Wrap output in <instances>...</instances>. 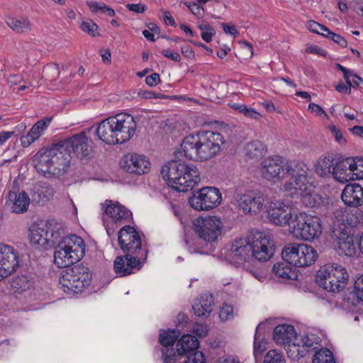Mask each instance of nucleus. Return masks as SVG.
<instances>
[{"label":"nucleus","mask_w":363,"mask_h":363,"mask_svg":"<svg viewBox=\"0 0 363 363\" xmlns=\"http://www.w3.org/2000/svg\"><path fill=\"white\" fill-rule=\"evenodd\" d=\"M160 354L163 363H177L179 362L174 348H162Z\"/></svg>","instance_id":"obj_47"},{"label":"nucleus","mask_w":363,"mask_h":363,"mask_svg":"<svg viewBox=\"0 0 363 363\" xmlns=\"http://www.w3.org/2000/svg\"><path fill=\"white\" fill-rule=\"evenodd\" d=\"M80 27L83 31L91 36L99 35V33L96 32L99 30V26L92 20L82 21Z\"/></svg>","instance_id":"obj_50"},{"label":"nucleus","mask_w":363,"mask_h":363,"mask_svg":"<svg viewBox=\"0 0 363 363\" xmlns=\"http://www.w3.org/2000/svg\"><path fill=\"white\" fill-rule=\"evenodd\" d=\"M66 268L60 278V284L65 292L77 294L90 285L91 274L87 267L77 264Z\"/></svg>","instance_id":"obj_7"},{"label":"nucleus","mask_w":363,"mask_h":363,"mask_svg":"<svg viewBox=\"0 0 363 363\" xmlns=\"http://www.w3.org/2000/svg\"><path fill=\"white\" fill-rule=\"evenodd\" d=\"M18 265V251L11 246L0 244V280L11 275Z\"/></svg>","instance_id":"obj_19"},{"label":"nucleus","mask_w":363,"mask_h":363,"mask_svg":"<svg viewBox=\"0 0 363 363\" xmlns=\"http://www.w3.org/2000/svg\"><path fill=\"white\" fill-rule=\"evenodd\" d=\"M295 335L296 331L294 326L287 324L279 325L274 330L273 339L277 344L284 345L291 342Z\"/></svg>","instance_id":"obj_31"},{"label":"nucleus","mask_w":363,"mask_h":363,"mask_svg":"<svg viewBox=\"0 0 363 363\" xmlns=\"http://www.w3.org/2000/svg\"><path fill=\"white\" fill-rule=\"evenodd\" d=\"M222 196L218 189L206 186L195 191L189 197L191 206L197 211H208L220 205Z\"/></svg>","instance_id":"obj_12"},{"label":"nucleus","mask_w":363,"mask_h":363,"mask_svg":"<svg viewBox=\"0 0 363 363\" xmlns=\"http://www.w3.org/2000/svg\"><path fill=\"white\" fill-rule=\"evenodd\" d=\"M85 242L76 235H67L60 244V249L54 254V263L60 268L73 265L81 260L85 255Z\"/></svg>","instance_id":"obj_4"},{"label":"nucleus","mask_w":363,"mask_h":363,"mask_svg":"<svg viewBox=\"0 0 363 363\" xmlns=\"http://www.w3.org/2000/svg\"><path fill=\"white\" fill-rule=\"evenodd\" d=\"M290 229L293 235L301 240L312 241L322 233V225L320 218L301 212L294 215L291 221Z\"/></svg>","instance_id":"obj_6"},{"label":"nucleus","mask_w":363,"mask_h":363,"mask_svg":"<svg viewBox=\"0 0 363 363\" xmlns=\"http://www.w3.org/2000/svg\"><path fill=\"white\" fill-rule=\"evenodd\" d=\"M264 328L265 325L262 323L257 326L254 340V352L255 354L261 353L264 349L262 344V340L264 339Z\"/></svg>","instance_id":"obj_43"},{"label":"nucleus","mask_w":363,"mask_h":363,"mask_svg":"<svg viewBox=\"0 0 363 363\" xmlns=\"http://www.w3.org/2000/svg\"><path fill=\"white\" fill-rule=\"evenodd\" d=\"M287 162L281 156L266 158L261 164L262 176L269 181L283 178L286 175Z\"/></svg>","instance_id":"obj_18"},{"label":"nucleus","mask_w":363,"mask_h":363,"mask_svg":"<svg viewBox=\"0 0 363 363\" xmlns=\"http://www.w3.org/2000/svg\"><path fill=\"white\" fill-rule=\"evenodd\" d=\"M253 262L255 260L266 262L274 255L275 245L269 235L262 232H256L250 235Z\"/></svg>","instance_id":"obj_16"},{"label":"nucleus","mask_w":363,"mask_h":363,"mask_svg":"<svg viewBox=\"0 0 363 363\" xmlns=\"http://www.w3.org/2000/svg\"><path fill=\"white\" fill-rule=\"evenodd\" d=\"M87 5L93 13L101 12L102 13H106L109 16H114L116 15L114 10L104 3L91 1L87 2Z\"/></svg>","instance_id":"obj_44"},{"label":"nucleus","mask_w":363,"mask_h":363,"mask_svg":"<svg viewBox=\"0 0 363 363\" xmlns=\"http://www.w3.org/2000/svg\"><path fill=\"white\" fill-rule=\"evenodd\" d=\"M336 67L342 72L343 77L345 79L347 84L350 86H352V81H351L350 78H352L353 75H354L353 72L351 69L343 67L340 64H337Z\"/></svg>","instance_id":"obj_57"},{"label":"nucleus","mask_w":363,"mask_h":363,"mask_svg":"<svg viewBox=\"0 0 363 363\" xmlns=\"http://www.w3.org/2000/svg\"><path fill=\"white\" fill-rule=\"evenodd\" d=\"M264 363H286V362L280 352L276 350H272L264 356Z\"/></svg>","instance_id":"obj_49"},{"label":"nucleus","mask_w":363,"mask_h":363,"mask_svg":"<svg viewBox=\"0 0 363 363\" xmlns=\"http://www.w3.org/2000/svg\"><path fill=\"white\" fill-rule=\"evenodd\" d=\"M109 128L116 138V144L128 141L135 133L136 122L130 114L119 113L106 118Z\"/></svg>","instance_id":"obj_11"},{"label":"nucleus","mask_w":363,"mask_h":363,"mask_svg":"<svg viewBox=\"0 0 363 363\" xmlns=\"http://www.w3.org/2000/svg\"><path fill=\"white\" fill-rule=\"evenodd\" d=\"M338 249L340 254L352 257L356 254V247L353 237L343 234L337 238Z\"/></svg>","instance_id":"obj_35"},{"label":"nucleus","mask_w":363,"mask_h":363,"mask_svg":"<svg viewBox=\"0 0 363 363\" xmlns=\"http://www.w3.org/2000/svg\"><path fill=\"white\" fill-rule=\"evenodd\" d=\"M354 293L357 298L363 302V275L355 280L354 283Z\"/></svg>","instance_id":"obj_56"},{"label":"nucleus","mask_w":363,"mask_h":363,"mask_svg":"<svg viewBox=\"0 0 363 363\" xmlns=\"http://www.w3.org/2000/svg\"><path fill=\"white\" fill-rule=\"evenodd\" d=\"M49 228L45 225L33 226L30 229V240L31 245L38 250H48L50 248Z\"/></svg>","instance_id":"obj_27"},{"label":"nucleus","mask_w":363,"mask_h":363,"mask_svg":"<svg viewBox=\"0 0 363 363\" xmlns=\"http://www.w3.org/2000/svg\"><path fill=\"white\" fill-rule=\"evenodd\" d=\"M213 298L211 294H204L195 301L192 306L194 314L198 317H208L212 311Z\"/></svg>","instance_id":"obj_32"},{"label":"nucleus","mask_w":363,"mask_h":363,"mask_svg":"<svg viewBox=\"0 0 363 363\" xmlns=\"http://www.w3.org/2000/svg\"><path fill=\"white\" fill-rule=\"evenodd\" d=\"M349 274L346 268L337 264L321 267L315 276L316 283L328 292H340L347 284Z\"/></svg>","instance_id":"obj_5"},{"label":"nucleus","mask_w":363,"mask_h":363,"mask_svg":"<svg viewBox=\"0 0 363 363\" xmlns=\"http://www.w3.org/2000/svg\"><path fill=\"white\" fill-rule=\"evenodd\" d=\"M160 82L159 74L153 73L145 79L146 84L150 86H155Z\"/></svg>","instance_id":"obj_63"},{"label":"nucleus","mask_w":363,"mask_h":363,"mask_svg":"<svg viewBox=\"0 0 363 363\" xmlns=\"http://www.w3.org/2000/svg\"><path fill=\"white\" fill-rule=\"evenodd\" d=\"M180 333L178 330H162L160 333V342L163 347L157 349V351L160 353L162 348H173L174 342L178 339Z\"/></svg>","instance_id":"obj_37"},{"label":"nucleus","mask_w":363,"mask_h":363,"mask_svg":"<svg viewBox=\"0 0 363 363\" xmlns=\"http://www.w3.org/2000/svg\"><path fill=\"white\" fill-rule=\"evenodd\" d=\"M88 138L84 133L76 134L72 137L62 140L64 147L74 153L80 159L89 156L92 152V147L88 143Z\"/></svg>","instance_id":"obj_23"},{"label":"nucleus","mask_w":363,"mask_h":363,"mask_svg":"<svg viewBox=\"0 0 363 363\" xmlns=\"http://www.w3.org/2000/svg\"><path fill=\"white\" fill-rule=\"evenodd\" d=\"M235 109L238 110L240 113H243V115L247 118H253V119H259L261 116V114L255 111L252 108H249L245 104H234L233 106Z\"/></svg>","instance_id":"obj_48"},{"label":"nucleus","mask_w":363,"mask_h":363,"mask_svg":"<svg viewBox=\"0 0 363 363\" xmlns=\"http://www.w3.org/2000/svg\"><path fill=\"white\" fill-rule=\"evenodd\" d=\"M118 242L121 249L125 253L141 257L145 261L148 250L143 247L138 232L129 225H123L118 233Z\"/></svg>","instance_id":"obj_10"},{"label":"nucleus","mask_w":363,"mask_h":363,"mask_svg":"<svg viewBox=\"0 0 363 363\" xmlns=\"http://www.w3.org/2000/svg\"><path fill=\"white\" fill-rule=\"evenodd\" d=\"M191 12L199 18H203L204 16V9L202 6H199L197 3L193 2H184Z\"/></svg>","instance_id":"obj_54"},{"label":"nucleus","mask_w":363,"mask_h":363,"mask_svg":"<svg viewBox=\"0 0 363 363\" xmlns=\"http://www.w3.org/2000/svg\"><path fill=\"white\" fill-rule=\"evenodd\" d=\"M315 339L316 337H315L314 335H311V336L308 335H303L304 342L303 343V346H302V347H303V349H304L305 354H306L311 350H315L316 348L314 346V345L317 343L315 341Z\"/></svg>","instance_id":"obj_53"},{"label":"nucleus","mask_w":363,"mask_h":363,"mask_svg":"<svg viewBox=\"0 0 363 363\" xmlns=\"http://www.w3.org/2000/svg\"><path fill=\"white\" fill-rule=\"evenodd\" d=\"M289 263L278 262L276 263L273 268V272L279 277L286 279H295L297 277L296 272L288 265Z\"/></svg>","instance_id":"obj_38"},{"label":"nucleus","mask_w":363,"mask_h":363,"mask_svg":"<svg viewBox=\"0 0 363 363\" xmlns=\"http://www.w3.org/2000/svg\"><path fill=\"white\" fill-rule=\"evenodd\" d=\"M286 174L290 176L289 180L284 184L286 191L290 192L291 195H296L301 199V201L308 205L315 203L312 199L309 190L308 179V172L309 169L306 164L301 161H293L290 164L287 162Z\"/></svg>","instance_id":"obj_3"},{"label":"nucleus","mask_w":363,"mask_h":363,"mask_svg":"<svg viewBox=\"0 0 363 363\" xmlns=\"http://www.w3.org/2000/svg\"><path fill=\"white\" fill-rule=\"evenodd\" d=\"M67 236L62 228L55 227V228L49 230V244L50 247H55L57 250L60 249V244L64 241Z\"/></svg>","instance_id":"obj_41"},{"label":"nucleus","mask_w":363,"mask_h":363,"mask_svg":"<svg viewBox=\"0 0 363 363\" xmlns=\"http://www.w3.org/2000/svg\"><path fill=\"white\" fill-rule=\"evenodd\" d=\"M194 230L206 242H216L220 235L223 223L217 216L197 218L193 222Z\"/></svg>","instance_id":"obj_14"},{"label":"nucleus","mask_w":363,"mask_h":363,"mask_svg":"<svg viewBox=\"0 0 363 363\" xmlns=\"http://www.w3.org/2000/svg\"><path fill=\"white\" fill-rule=\"evenodd\" d=\"M94 132L97 137L102 140L104 143L108 145H116V136L114 135V133L111 130L109 124H108L106 119L103 120L95 128Z\"/></svg>","instance_id":"obj_34"},{"label":"nucleus","mask_w":363,"mask_h":363,"mask_svg":"<svg viewBox=\"0 0 363 363\" xmlns=\"http://www.w3.org/2000/svg\"><path fill=\"white\" fill-rule=\"evenodd\" d=\"M269 220L280 226L288 225L290 227L291 221L294 218L291 213V208L281 201L271 202L267 208Z\"/></svg>","instance_id":"obj_20"},{"label":"nucleus","mask_w":363,"mask_h":363,"mask_svg":"<svg viewBox=\"0 0 363 363\" xmlns=\"http://www.w3.org/2000/svg\"><path fill=\"white\" fill-rule=\"evenodd\" d=\"M52 120V117H45L37 121L31 128L26 135L21 138V145L23 147H28L31 143L38 140L43 132L47 129Z\"/></svg>","instance_id":"obj_28"},{"label":"nucleus","mask_w":363,"mask_h":363,"mask_svg":"<svg viewBox=\"0 0 363 363\" xmlns=\"http://www.w3.org/2000/svg\"><path fill=\"white\" fill-rule=\"evenodd\" d=\"M313 363H335V361L330 350L322 348L315 352Z\"/></svg>","instance_id":"obj_42"},{"label":"nucleus","mask_w":363,"mask_h":363,"mask_svg":"<svg viewBox=\"0 0 363 363\" xmlns=\"http://www.w3.org/2000/svg\"><path fill=\"white\" fill-rule=\"evenodd\" d=\"M161 54L167 58L171 59L174 62H180L181 57L179 52H173L169 49H164L161 51Z\"/></svg>","instance_id":"obj_58"},{"label":"nucleus","mask_w":363,"mask_h":363,"mask_svg":"<svg viewBox=\"0 0 363 363\" xmlns=\"http://www.w3.org/2000/svg\"><path fill=\"white\" fill-rule=\"evenodd\" d=\"M333 160L330 156L318 160L314 165L315 173L323 178L333 177V167L335 164Z\"/></svg>","instance_id":"obj_33"},{"label":"nucleus","mask_w":363,"mask_h":363,"mask_svg":"<svg viewBox=\"0 0 363 363\" xmlns=\"http://www.w3.org/2000/svg\"><path fill=\"white\" fill-rule=\"evenodd\" d=\"M186 357V359L184 361V363H206L204 355L200 351L194 352Z\"/></svg>","instance_id":"obj_52"},{"label":"nucleus","mask_w":363,"mask_h":363,"mask_svg":"<svg viewBox=\"0 0 363 363\" xmlns=\"http://www.w3.org/2000/svg\"><path fill=\"white\" fill-rule=\"evenodd\" d=\"M267 201V196L259 191H250L237 196L239 210L251 216L261 213L266 207Z\"/></svg>","instance_id":"obj_15"},{"label":"nucleus","mask_w":363,"mask_h":363,"mask_svg":"<svg viewBox=\"0 0 363 363\" xmlns=\"http://www.w3.org/2000/svg\"><path fill=\"white\" fill-rule=\"evenodd\" d=\"M281 256L283 259L291 265L306 267L315 262L318 255L311 245L290 243L283 248Z\"/></svg>","instance_id":"obj_8"},{"label":"nucleus","mask_w":363,"mask_h":363,"mask_svg":"<svg viewBox=\"0 0 363 363\" xmlns=\"http://www.w3.org/2000/svg\"><path fill=\"white\" fill-rule=\"evenodd\" d=\"M126 7L129 11L137 13H142L146 10V6L143 4H129Z\"/></svg>","instance_id":"obj_60"},{"label":"nucleus","mask_w":363,"mask_h":363,"mask_svg":"<svg viewBox=\"0 0 363 363\" xmlns=\"http://www.w3.org/2000/svg\"><path fill=\"white\" fill-rule=\"evenodd\" d=\"M330 130H331V132H332L333 136L335 137V140L338 143H340V144H345V143H346V140L343 137V135H342L341 131L340 130V129H338L335 126H333L330 128Z\"/></svg>","instance_id":"obj_61"},{"label":"nucleus","mask_w":363,"mask_h":363,"mask_svg":"<svg viewBox=\"0 0 363 363\" xmlns=\"http://www.w3.org/2000/svg\"><path fill=\"white\" fill-rule=\"evenodd\" d=\"M33 164L40 174L46 177H54L52 175V158L50 153V147L41 148L33 157Z\"/></svg>","instance_id":"obj_24"},{"label":"nucleus","mask_w":363,"mask_h":363,"mask_svg":"<svg viewBox=\"0 0 363 363\" xmlns=\"http://www.w3.org/2000/svg\"><path fill=\"white\" fill-rule=\"evenodd\" d=\"M308 110L312 113H315L318 116H321L323 115L325 116H327L325 111L319 105L314 103L309 104Z\"/></svg>","instance_id":"obj_64"},{"label":"nucleus","mask_w":363,"mask_h":363,"mask_svg":"<svg viewBox=\"0 0 363 363\" xmlns=\"http://www.w3.org/2000/svg\"><path fill=\"white\" fill-rule=\"evenodd\" d=\"M283 346L286 351L288 357L293 360L298 359L306 355L304 349L297 347L292 342L284 344Z\"/></svg>","instance_id":"obj_45"},{"label":"nucleus","mask_w":363,"mask_h":363,"mask_svg":"<svg viewBox=\"0 0 363 363\" xmlns=\"http://www.w3.org/2000/svg\"><path fill=\"white\" fill-rule=\"evenodd\" d=\"M161 174L168 185L179 192L192 189L201 180L196 166L180 160H172L164 165Z\"/></svg>","instance_id":"obj_2"},{"label":"nucleus","mask_w":363,"mask_h":363,"mask_svg":"<svg viewBox=\"0 0 363 363\" xmlns=\"http://www.w3.org/2000/svg\"><path fill=\"white\" fill-rule=\"evenodd\" d=\"M353 159L347 157L339 161H337L333 167V179L340 183H347L350 180H354V173L351 171L352 166L351 162Z\"/></svg>","instance_id":"obj_26"},{"label":"nucleus","mask_w":363,"mask_h":363,"mask_svg":"<svg viewBox=\"0 0 363 363\" xmlns=\"http://www.w3.org/2000/svg\"><path fill=\"white\" fill-rule=\"evenodd\" d=\"M353 161L351 162L352 166L351 171L354 173V179H363V158L362 157H353Z\"/></svg>","instance_id":"obj_46"},{"label":"nucleus","mask_w":363,"mask_h":363,"mask_svg":"<svg viewBox=\"0 0 363 363\" xmlns=\"http://www.w3.org/2000/svg\"><path fill=\"white\" fill-rule=\"evenodd\" d=\"M194 330L200 337H206L208 332V327L202 324H196L194 328Z\"/></svg>","instance_id":"obj_62"},{"label":"nucleus","mask_w":363,"mask_h":363,"mask_svg":"<svg viewBox=\"0 0 363 363\" xmlns=\"http://www.w3.org/2000/svg\"><path fill=\"white\" fill-rule=\"evenodd\" d=\"M224 143L218 132L201 130L185 137L181 149L185 157L196 161H207L216 156Z\"/></svg>","instance_id":"obj_1"},{"label":"nucleus","mask_w":363,"mask_h":363,"mask_svg":"<svg viewBox=\"0 0 363 363\" xmlns=\"http://www.w3.org/2000/svg\"><path fill=\"white\" fill-rule=\"evenodd\" d=\"M199 347V341L194 335H183L177 343L175 350L177 358L196 352Z\"/></svg>","instance_id":"obj_29"},{"label":"nucleus","mask_w":363,"mask_h":363,"mask_svg":"<svg viewBox=\"0 0 363 363\" xmlns=\"http://www.w3.org/2000/svg\"><path fill=\"white\" fill-rule=\"evenodd\" d=\"M9 201L12 202V212L23 213L28 210L30 198L26 191H22L18 194L16 191H9L8 194Z\"/></svg>","instance_id":"obj_30"},{"label":"nucleus","mask_w":363,"mask_h":363,"mask_svg":"<svg viewBox=\"0 0 363 363\" xmlns=\"http://www.w3.org/2000/svg\"><path fill=\"white\" fill-rule=\"evenodd\" d=\"M33 279L28 275L17 276L12 279L11 286L15 292L22 293L30 290L33 286Z\"/></svg>","instance_id":"obj_36"},{"label":"nucleus","mask_w":363,"mask_h":363,"mask_svg":"<svg viewBox=\"0 0 363 363\" xmlns=\"http://www.w3.org/2000/svg\"><path fill=\"white\" fill-rule=\"evenodd\" d=\"M139 96L144 99H163L164 96L160 93H155L150 91H140Z\"/></svg>","instance_id":"obj_59"},{"label":"nucleus","mask_w":363,"mask_h":363,"mask_svg":"<svg viewBox=\"0 0 363 363\" xmlns=\"http://www.w3.org/2000/svg\"><path fill=\"white\" fill-rule=\"evenodd\" d=\"M245 152L246 155L250 158H259L265 152V146L262 142L254 140L246 145Z\"/></svg>","instance_id":"obj_40"},{"label":"nucleus","mask_w":363,"mask_h":363,"mask_svg":"<svg viewBox=\"0 0 363 363\" xmlns=\"http://www.w3.org/2000/svg\"><path fill=\"white\" fill-rule=\"evenodd\" d=\"M6 24L16 33H26L31 30V24L26 18H9Z\"/></svg>","instance_id":"obj_39"},{"label":"nucleus","mask_w":363,"mask_h":363,"mask_svg":"<svg viewBox=\"0 0 363 363\" xmlns=\"http://www.w3.org/2000/svg\"><path fill=\"white\" fill-rule=\"evenodd\" d=\"M308 30L312 31L314 33H317L321 35V33H325L328 30V28L323 25H321L314 21H309L306 24Z\"/></svg>","instance_id":"obj_55"},{"label":"nucleus","mask_w":363,"mask_h":363,"mask_svg":"<svg viewBox=\"0 0 363 363\" xmlns=\"http://www.w3.org/2000/svg\"><path fill=\"white\" fill-rule=\"evenodd\" d=\"M145 261L141 257L135 256L130 253L124 256L116 257L113 267L114 271L121 277L130 275L140 270Z\"/></svg>","instance_id":"obj_22"},{"label":"nucleus","mask_w":363,"mask_h":363,"mask_svg":"<svg viewBox=\"0 0 363 363\" xmlns=\"http://www.w3.org/2000/svg\"><path fill=\"white\" fill-rule=\"evenodd\" d=\"M250 235L236 239L226 255L227 259L236 267L248 269V264L253 262Z\"/></svg>","instance_id":"obj_13"},{"label":"nucleus","mask_w":363,"mask_h":363,"mask_svg":"<svg viewBox=\"0 0 363 363\" xmlns=\"http://www.w3.org/2000/svg\"><path fill=\"white\" fill-rule=\"evenodd\" d=\"M102 208L104 209L105 216L110 218L109 220H106L105 216L103 217L106 233L109 237L114 235L117 228L126 225L133 219L131 211L117 201L106 200L102 204Z\"/></svg>","instance_id":"obj_9"},{"label":"nucleus","mask_w":363,"mask_h":363,"mask_svg":"<svg viewBox=\"0 0 363 363\" xmlns=\"http://www.w3.org/2000/svg\"><path fill=\"white\" fill-rule=\"evenodd\" d=\"M344 203L350 207L357 208L363 204V187L358 183L346 184L341 194Z\"/></svg>","instance_id":"obj_25"},{"label":"nucleus","mask_w":363,"mask_h":363,"mask_svg":"<svg viewBox=\"0 0 363 363\" xmlns=\"http://www.w3.org/2000/svg\"><path fill=\"white\" fill-rule=\"evenodd\" d=\"M64 146V143L60 140L50 147L53 163L52 175L55 177L65 174L70 165L71 152Z\"/></svg>","instance_id":"obj_17"},{"label":"nucleus","mask_w":363,"mask_h":363,"mask_svg":"<svg viewBox=\"0 0 363 363\" xmlns=\"http://www.w3.org/2000/svg\"><path fill=\"white\" fill-rule=\"evenodd\" d=\"M120 166L127 173L141 175L148 172L150 162L145 155L132 153L123 157Z\"/></svg>","instance_id":"obj_21"},{"label":"nucleus","mask_w":363,"mask_h":363,"mask_svg":"<svg viewBox=\"0 0 363 363\" xmlns=\"http://www.w3.org/2000/svg\"><path fill=\"white\" fill-rule=\"evenodd\" d=\"M233 311V306L224 303L220 310L219 317L223 321L231 320L234 317Z\"/></svg>","instance_id":"obj_51"}]
</instances>
